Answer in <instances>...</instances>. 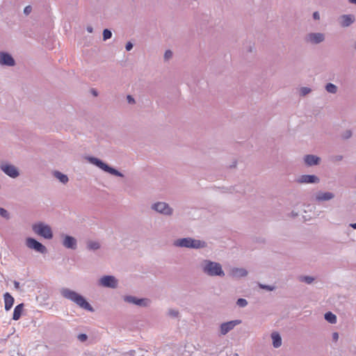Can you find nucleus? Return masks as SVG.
Here are the masks:
<instances>
[{"instance_id":"nucleus-1","label":"nucleus","mask_w":356,"mask_h":356,"mask_svg":"<svg viewBox=\"0 0 356 356\" xmlns=\"http://www.w3.org/2000/svg\"><path fill=\"white\" fill-rule=\"evenodd\" d=\"M60 295L65 299L71 300L77 305L79 307L88 312H93L94 309L87 301L86 298L80 293L70 289L68 288H62L60 291Z\"/></svg>"},{"instance_id":"nucleus-2","label":"nucleus","mask_w":356,"mask_h":356,"mask_svg":"<svg viewBox=\"0 0 356 356\" xmlns=\"http://www.w3.org/2000/svg\"><path fill=\"white\" fill-rule=\"evenodd\" d=\"M200 267L202 272L208 276H225V272L222 270V266L218 262L213 261L209 259H204L200 264Z\"/></svg>"},{"instance_id":"nucleus-3","label":"nucleus","mask_w":356,"mask_h":356,"mask_svg":"<svg viewBox=\"0 0 356 356\" xmlns=\"http://www.w3.org/2000/svg\"><path fill=\"white\" fill-rule=\"evenodd\" d=\"M87 159L90 163L95 165V166L98 167L99 168H100L101 170L106 172H108L112 175L119 177H124V175L121 172L110 166L109 165L104 163L103 161L98 158L94 156H88Z\"/></svg>"},{"instance_id":"nucleus-4","label":"nucleus","mask_w":356,"mask_h":356,"mask_svg":"<svg viewBox=\"0 0 356 356\" xmlns=\"http://www.w3.org/2000/svg\"><path fill=\"white\" fill-rule=\"evenodd\" d=\"M33 232L45 239L50 240L54 234L51 227L43 222H38L32 225Z\"/></svg>"},{"instance_id":"nucleus-5","label":"nucleus","mask_w":356,"mask_h":356,"mask_svg":"<svg viewBox=\"0 0 356 356\" xmlns=\"http://www.w3.org/2000/svg\"><path fill=\"white\" fill-rule=\"evenodd\" d=\"M25 244L29 249L33 250L40 254H46L47 249L42 243L37 241L35 238L27 237L25 241Z\"/></svg>"},{"instance_id":"nucleus-6","label":"nucleus","mask_w":356,"mask_h":356,"mask_svg":"<svg viewBox=\"0 0 356 356\" xmlns=\"http://www.w3.org/2000/svg\"><path fill=\"white\" fill-rule=\"evenodd\" d=\"M152 210L163 214L164 216H171L173 213V209L168 204L163 202H158L152 204Z\"/></svg>"},{"instance_id":"nucleus-7","label":"nucleus","mask_w":356,"mask_h":356,"mask_svg":"<svg viewBox=\"0 0 356 356\" xmlns=\"http://www.w3.org/2000/svg\"><path fill=\"white\" fill-rule=\"evenodd\" d=\"M98 284L103 287L115 289L118 281L113 275H104L99 280Z\"/></svg>"},{"instance_id":"nucleus-8","label":"nucleus","mask_w":356,"mask_h":356,"mask_svg":"<svg viewBox=\"0 0 356 356\" xmlns=\"http://www.w3.org/2000/svg\"><path fill=\"white\" fill-rule=\"evenodd\" d=\"M0 169L10 178L15 179L19 175V171L14 165L7 163H2Z\"/></svg>"},{"instance_id":"nucleus-9","label":"nucleus","mask_w":356,"mask_h":356,"mask_svg":"<svg viewBox=\"0 0 356 356\" xmlns=\"http://www.w3.org/2000/svg\"><path fill=\"white\" fill-rule=\"evenodd\" d=\"M15 65V60L10 53L3 51H0V65L13 67Z\"/></svg>"},{"instance_id":"nucleus-10","label":"nucleus","mask_w":356,"mask_h":356,"mask_svg":"<svg viewBox=\"0 0 356 356\" xmlns=\"http://www.w3.org/2000/svg\"><path fill=\"white\" fill-rule=\"evenodd\" d=\"M124 302L133 304L139 307H147L149 300L147 298H139L133 296H125L123 298Z\"/></svg>"},{"instance_id":"nucleus-11","label":"nucleus","mask_w":356,"mask_h":356,"mask_svg":"<svg viewBox=\"0 0 356 356\" xmlns=\"http://www.w3.org/2000/svg\"><path fill=\"white\" fill-rule=\"evenodd\" d=\"M241 323V320H233L222 323L220 326V332L222 335L227 334L229 331L232 330L236 325Z\"/></svg>"},{"instance_id":"nucleus-12","label":"nucleus","mask_w":356,"mask_h":356,"mask_svg":"<svg viewBox=\"0 0 356 356\" xmlns=\"http://www.w3.org/2000/svg\"><path fill=\"white\" fill-rule=\"evenodd\" d=\"M62 237L63 240V245L68 249L76 250L77 248V241L76 239L70 235L63 234Z\"/></svg>"},{"instance_id":"nucleus-13","label":"nucleus","mask_w":356,"mask_h":356,"mask_svg":"<svg viewBox=\"0 0 356 356\" xmlns=\"http://www.w3.org/2000/svg\"><path fill=\"white\" fill-rule=\"evenodd\" d=\"M334 197V194L332 192L318 191L316 193L315 200L318 202L329 201Z\"/></svg>"},{"instance_id":"nucleus-14","label":"nucleus","mask_w":356,"mask_h":356,"mask_svg":"<svg viewBox=\"0 0 356 356\" xmlns=\"http://www.w3.org/2000/svg\"><path fill=\"white\" fill-rule=\"evenodd\" d=\"M193 238L186 237L177 239L174 242V245L177 247L191 248Z\"/></svg>"},{"instance_id":"nucleus-15","label":"nucleus","mask_w":356,"mask_h":356,"mask_svg":"<svg viewBox=\"0 0 356 356\" xmlns=\"http://www.w3.org/2000/svg\"><path fill=\"white\" fill-rule=\"evenodd\" d=\"M355 16L353 15H343L340 17V24L342 27H348L355 22Z\"/></svg>"},{"instance_id":"nucleus-16","label":"nucleus","mask_w":356,"mask_h":356,"mask_svg":"<svg viewBox=\"0 0 356 356\" xmlns=\"http://www.w3.org/2000/svg\"><path fill=\"white\" fill-rule=\"evenodd\" d=\"M3 299L5 310L9 311L14 305L15 299L8 292H6L3 294Z\"/></svg>"},{"instance_id":"nucleus-17","label":"nucleus","mask_w":356,"mask_h":356,"mask_svg":"<svg viewBox=\"0 0 356 356\" xmlns=\"http://www.w3.org/2000/svg\"><path fill=\"white\" fill-rule=\"evenodd\" d=\"M248 275V271L242 268H234L231 270V275L235 278H240L245 277Z\"/></svg>"},{"instance_id":"nucleus-18","label":"nucleus","mask_w":356,"mask_h":356,"mask_svg":"<svg viewBox=\"0 0 356 356\" xmlns=\"http://www.w3.org/2000/svg\"><path fill=\"white\" fill-rule=\"evenodd\" d=\"M273 346L275 348H278L282 346V337L279 332H273L270 334Z\"/></svg>"},{"instance_id":"nucleus-19","label":"nucleus","mask_w":356,"mask_h":356,"mask_svg":"<svg viewBox=\"0 0 356 356\" xmlns=\"http://www.w3.org/2000/svg\"><path fill=\"white\" fill-rule=\"evenodd\" d=\"M24 305V303H20L15 306L13 314V320L17 321L19 320L22 314Z\"/></svg>"},{"instance_id":"nucleus-20","label":"nucleus","mask_w":356,"mask_h":356,"mask_svg":"<svg viewBox=\"0 0 356 356\" xmlns=\"http://www.w3.org/2000/svg\"><path fill=\"white\" fill-rule=\"evenodd\" d=\"M304 207L306 209H304V210H303L304 213H302V218L304 222H307L310 221V220L312 219V214H311L312 210L310 209L309 204L304 205Z\"/></svg>"},{"instance_id":"nucleus-21","label":"nucleus","mask_w":356,"mask_h":356,"mask_svg":"<svg viewBox=\"0 0 356 356\" xmlns=\"http://www.w3.org/2000/svg\"><path fill=\"white\" fill-rule=\"evenodd\" d=\"M191 242H192V246H191L192 249H196V250L201 249V248H204L207 246V243L204 241L193 238V241Z\"/></svg>"},{"instance_id":"nucleus-22","label":"nucleus","mask_w":356,"mask_h":356,"mask_svg":"<svg viewBox=\"0 0 356 356\" xmlns=\"http://www.w3.org/2000/svg\"><path fill=\"white\" fill-rule=\"evenodd\" d=\"M298 184H312V175H304L295 179Z\"/></svg>"},{"instance_id":"nucleus-23","label":"nucleus","mask_w":356,"mask_h":356,"mask_svg":"<svg viewBox=\"0 0 356 356\" xmlns=\"http://www.w3.org/2000/svg\"><path fill=\"white\" fill-rule=\"evenodd\" d=\"M324 318L325 321H327L328 323L331 324H334L337 323V316L333 314L332 312H327L324 314Z\"/></svg>"},{"instance_id":"nucleus-24","label":"nucleus","mask_w":356,"mask_h":356,"mask_svg":"<svg viewBox=\"0 0 356 356\" xmlns=\"http://www.w3.org/2000/svg\"><path fill=\"white\" fill-rule=\"evenodd\" d=\"M54 175L62 184H66L69 180L68 177L66 175H65L59 171H55L54 172Z\"/></svg>"},{"instance_id":"nucleus-25","label":"nucleus","mask_w":356,"mask_h":356,"mask_svg":"<svg viewBox=\"0 0 356 356\" xmlns=\"http://www.w3.org/2000/svg\"><path fill=\"white\" fill-rule=\"evenodd\" d=\"M325 39L324 34L321 33H313L312 40L313 43L318 44L323 42Z\"/></svg>"},{"instance_id":"nucleus-26","label":"nucleus","mask_w":356,"mask_h":356,"mask_svg":"<svg viewBox=\"0 0 356 356\" xmlns=\"http://www.w3.org/2000/svg\"><path fill=\"white\" fill-rule=\"evenodd\" d=\"M325 88L329 93L335 94L337 92V86L332 83H327Z\"/></svg>"},{"instance_id":"nucleus-27","label":"nucleus","mask_w":356,"mask_h":356,"mask_svg":"<svg viewBox=\"0 0 356 356\" xmlns=\"http://www.w3.org/2000/svg\"><path fill=\"white\" fill-rule=\"evenodd\" d=\"M87 248L90 250H97L100 248V245L98 242L90 241L87 243Z\"/></svg>"},{"instance_id":"nucleus-28","label":"nucleus","mask_w":356,"mask_h":356,"mask_svg":"<svg viewBox=\"0 0 356 356\" xmlns=\"http://www.w3.org/2000/svg\"><path fill=\"white\" fill-rule=\"evenodd\" d=\"M312 92V89L309 87H301L299 89V95L300 97H305Z\"/></svg>"},{"instance_id":"nucleus-29","label":"nucleus","mask_w":356,"mask_h":356,"mask_svg":"<svg viewBox=\"0 0 356 356\" xmlns=\"http://www.w3.org/2000/svg\"><path fill=\"white\" fill-rule=\"evenodd\" d=\"M103 40L106 41L112 37V32L108 29H105L103 31Z\"/></svg>"},{"instance_id":"nucleus-30","label":"nucleus","mask_w":356,"mask_h":356,"mask_svg":"<svg viewBox=\"0 0 356 356\" xmlns=\"http://www.w3.org/2000/svg\"><path fill=\"white\" fill-rule=\"evenodd\" d=\"M258 286L260 289H264V290H266L268 291H272L275 289V287L274 286L261 284V283H259Z\"/></svg>"},{"instance_id":"nucleus-31","label":"nucleus","mask_w":356,"mask_h":356,"mask_svg":"<svg viewBox=\"0 0 356 356\" xmlns=\"http://www.w3.org/2000/svg\"><path fill=\"white\" fill-rule=\"evenodd\" d=\"M248 302L247 301V300H245V298H240L237 300L236 301V305L239 307H245L248 305Z\"/></svg>"},{"instance_id":"nucleus-32","label":"nucleus","mask_w":356,"mask_h":356,"mask_svg":"<svg viewBox=\"0 0 356 356\" xmlns=\"http://www.w3.org/2000/svg\"><path fill=\"white\" fill-rule=\"evenodd\" d=\"M0 216L6 220H8L10 218L9 212L2 207H0Z\"/></svg>"},{"instance_id":"nucleus-33","label":"nucleus","mask_w":356,"mask_h":356,"mask_svg":"<svg viewBox=\"0 0 356 356\" xmlns=\"http://www.w3.org/2000/svg\"><path fill=\"white\" fill-rule=\"evenodd\" d=\"M352 135H353L352 131L350 129H348V130L345 131L341 134V138L344 140H347V139L350 138L352 136Z\"/></svg>"},{"instance_id":"nucleus-34","label":"nucleus","mask_w":356,"mask_h":356,"mask_svg":"<svg viewBox=\"0 0 356 356\" xmlns=\"http://www.w3.org/2000/svg\"><path fill=\"white\" fill-rule=\"evenodd\" d=\"M173 56V53L171 50L168 49L165 51L163 58L165 61L170 60Z\"/></svg>"},{"instance_id":"nucleus-35","label":"nucleus","mask_w":356,"mask_h":356,"mask_svg":"<svg viewBox=\"0 0 356 356\" xmlns=\"http://www.w3.org/2000/svg\"><path fill=\"white\" fill-rule=\"evenodd\" d=\"M300 280L302 281V282H306L307 284H312V276H301L300 277Z\"/></svg>"},{"instance_id":"nucleus-36","label":"nucleus","mask_w":356,"mask_h":356,"mask_svg":"<svg viewBox=\"0 0 356 356\" xmlns=\"http://www.w3.org/2000/svg\"><path fill=\"white\" fill-rule=\"evenodd\" d=\"M168 315L172 318H177L179 316V312L176 309H170L168 311Z\"/></svg>"},{"instance_id":"nucleus-37","label":"nucleus","mask_w":356,"mask_h":356,"mask_svg":"<svg viewBox=\"0 0 356 356\" xmlns=\"http://www.w3.org/2000/svg\"><path fill=\"white\" fill-rule=\"evenodd\" d=\"M77 339L81 342H85L88 339V335L86 334L81 333L77 336Z\"/></svg>"},{"instance_id":"nucleus-38","label":"nucleus","mask_w":356,"mask_h":356,"mask_svg":"<svg viewBox=\"0 0 356 356\" xmlns=\"http://www.w3.org/2000/svg\"><path fill=\"white\" fill-rule=\"evenodd\" d=\"M305 162L308 166H312V154H307L305 156Z\"/></svg>"},{"instance_id":"nucleus-39","label":"nucleus","mask_w":356,"mask_h":356,"mask_svg":"<svg viewBox=\"0 0 356 356\" xmlns=\"http://www.w3.org/2000/svg\"><path fill=\"white\" fill-rule=\"evenodd\" d=\"M320 161H321L320 157L313 155V165H316L319 164Z\"/></svg>"},{"instance_id":"nucleus-40","label":"nucleus","mask_w":356,"mask_h":356,"mask_svg":"<svg viewBox=\"0 0 356 356\" xmlns=\"http://www.w3.org/2000/svg\"><path fill=\"white\" fill-rule=\"evenodd\" d=\"M32 11V7L31 6H27L24 9V13L26 15H29Z\"/></svg>"},{"instance_id":"nucleus-41","label":"nucleus","mask_w":356,"mask_h":356,"mask_svg":"<svg viewBox=\"0 0 356 356\" xmlns=\"http://www.w3.org/2000/svg\"><path fill=\"white\" fill-rule=\"evenodd\" d=\"M134 47V44L131 42H128L125 45V49L127 51H131Z\"/></svg>"},{"instance_id":"nucleus-42","label":"nucleus","mask_w":356,"mask_h":356,"mask_svg":"<svg viewBox=\"0 0 356 356\" xmlns=\"http://www.w3.org/2000/svg\"><path fill=\"white\" fill-rule=\"evenodd\" d=\"M127 102L130 104H134L135 103L134 98L130 95H128L127 96Z\"/></svg>"},{"instance_id":"nucleus-43","label":"nucleus","mask_w":356,"mask_h":356,"mask_svg":"<svg viewBox=\"0 0 356 356\" xmlns=\"http://www.w3.org/2000/svg\"><path fill=\"white\" fill-rule=\"evenodd\" d=\"M313 19L317 20L320 19V15L319 13L316 11L313 13Z\"/></svg>"},{"instance_id":"nucleus-44","label":"nucleus","mask_w":356,"mask_h":356,"mask_svg":"<svg viewBox=\"0 0 356 356\" xmlns=\"http://www.w3.org/2000/svg\"><path fill=\"white\" fill-rule=\"evenodd\" d=\"M13 284H14L15 289H17V290H19V288H20L19 282L15 280L13 282Z\"/></svg>"},{"instance_id":"nucleus-45","label":"nucleus","mask_w":356,"mask_h":356,"mask_svg":"<svg viewBox=\"0 0 356 356\" xmlns=\"http://www.w3.org/2000/svg\"><path fill=\"white\" fill-rule=\"evenodd\" d=\"M339 338V334L337 332L332 333V339L333 341H337Z\"/></svg>"},{"instance_id":"nucleus-46","label":"nucleus","mask_w":356,"mask_h":356,"mask_svg":"<svg viewBox=\"0 0 356 356\" xmlns=\"http://www.w3.org/2000/svg\"><path fill=\"white\" fill-rule=\"evenodd\" d=\"M319 182V179L317 176L313 175V184H317Z\"/></svg>"},{"instance_id":"nucleus-47","label":"nucleus","mask_w":356,"mask_h":356,"mask_svg":"<svg viewBox=\"0 0 356 356\" xmlns=\"http://www.w3.org/2000/svg\"><path fill=\"white\" fill-rule=\"evenodd\" d=\"M86 30L88 33H92L93 28L90 26H87Z\"/></svg>"},{"instance_id":"nucleus-48","label":"nucleus","mask_w":356,"mask_h":356,"mask_svg":"<svg viewBox=\"0 0 356 356\" xmlns=\"http://www.w3.org/2000/svg\"><path fill=\"white\" fill-rule=\"evenodd\" d=\"M306 40L307 41H312V33H308L307 35Z\"/></svg>"},{"instance_id":"nucleus-49","label":"nucleus","mask_w":356,"mask_h":356,"mask_svg":"<svg viewBox=\"0 0 356 356\" xmlns=\"http://www.w3.org/2000/svg\"><path fill=\"white\" fill-rule=\"evenodd\" d=\"M92 93L94 96H97L98 93L97 92V90H95V89H92Z\"/></svg>"},{"instance_id":"nucleus-50","label":"nucleus","mask_w":356,"mask_h":356,"mask_svg":"<svg viewBox=\"0 0 356 356\" xmlns=\"http://www.w3.org/2000/svg\"><path fill=\"white\" fill-rule=\"evenodd\" d=\"M350 227H351L352 228L356 229V222L355 223H350Z\"/></svg>"},{"instance_id":"nucleus-51","label":"nucleus","mask_w":356,"mask_h":356,"mask_svg":"<svg viewBox=\"0 0 356 356\" xmlns=\"http://www.w3.org/2000/svg\"><path fill=\"white\" fill-rule=\"evenodd\" d=\"M236 161H234V162L233 163V164H232V165L229 166V168H235V167H236Z\"/></svg>"},{"instance_id":"nucleus-52","label":"nucleus","mask_w":356,"mask_h":356,"mask_svg":"<svg viewBox=\"0 0 356 356\" xmlns=\"http://www.w3.org/2000/svg\"><path fill=\"white\" fill-rule=\"evenodd\" d=\"M349 3L356 5V0H348Z\"/></svg>"},{"instance_id":"nucleus-53","label":"nucleus","mask_w":356,"mask_h":356,"mask_svg":"<svg viewBox=\"0 0 356 356\" xmlns=\"http://www.w3.org/2000/svg\"><path fill=\"white\" fill-rule=\"evenodd\" d=\"M291 215H292L293 217H296V216H298V213H295L294 211H292L291 212Z\"/></svg>"},{"instance_id":"nucleus-54","label":"nucleus","mask_w":356,"mask_h":356,"mask_svg":"<svg viewBox=\"0 0 356 356\" xmlns=\"http://www.w3.org/2000/svg\"><path fill=\"white\" fill-rule=\"evenodd\" d=\"M134 353H135V351H134V350H130L129 353L131 355H134Z\"/></svg>"},{"instance_id":"nucleus-55","label":"nucleus","mask_w":356,"mask_h":356,"mask_svg":"<svg viewBox=\"0 0 356 356\" xmlns=\"http://www.w3.org/2000/svg\"><path fill=\"white\" fill-rule=\"evenodd\" d=\"M342 159V156H337V160L340 161Z\"/></svg>"},{"instance_id":"nucleus-56","label":"nucleus","mask_w":356,"mask_h":356,"mask_svg":"<svg viewBox=\"0 0 356 356\" xmlns=\"http://www.w3.org/2000/svg\"><path fill=\"white\" fill-rule=\"evenodd\" d=\"M232 190H233V191H235L236 192H238V191H237V190H236V189H235V187H234V188H232Z\"/></svg>"},{"instance_id":"nucleus-57","label":"nucleus","mask_w":356,"mask_h":356,"mask_svg":"<svg viewBox=\"0 0 356 356\" xmlns=\"http://www.w3.org/2000/svg\"><path fill=\"white\" fill-rule=\"evenodd\" d=\"M312 280H313V283H314V280H315V279H314V277H313V278H312Z\"/></svg>"},{"instance_id":"nucleus-58","label":"nucleus","mask_w":356,"mask_h":356,"mask_svg":"<svg viewBox=\"0 0 356 356\" xmlns=\"http://www.w3.org/2000/svg\"><path fill=\"white\" fill-rule=\"evenodd\" d=\"M355 49H356V42H355Z\"/></svg>"}]
</instances>
